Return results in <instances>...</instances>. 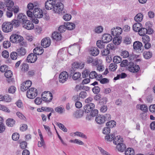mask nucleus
Returning <instances> with one entry per match:
<instances>
[{
	"mask_svg": "<svg viewBox=\"0 0 155 155\" xmlns=\"http://www.w3.org/2000/svg\"><path fill=\"white\" fill-rule=\"evenodd\" d=\"M13 27L10 22L5 21L3 22L2 25V29L5 33H9L12 31Z\"/></svg>",
	"mask_w": 155,
	"mask_h": 155,
	"instance_id": "f257e3e1",
	"label": "nucleus"
},
{
	"mask_svg": "<svg viewBox=\"0 0 155 155\" xmlns=\"http://www.w3.org/2000/svg\"><path fill=\"white\" fill-rule=\"evenodd\" d=\"M38 94V91L37 89L34 87H31L27 91L26 96L28 98L30 99L35 98Z\"/></svg>",
	"mask_w": 155,
	"mask_h": 155,
	"instance_id": "f03ea898",
	"label": "nucleus"
},
{
	"mask_svg": "<svg viewBox=\"0 0 155 155\" xmlns=\"http://www.w3.org/2000/svg\"><path fill=\"white\" fill-rule=\"evenodd\" d=\"M10 39V41L12 42L18 43L22 41L24 38L22 37L20 35L13 34L11 36Z\"/></svg>",
	"mask_w": 155,
	"mask_h": 155,
	"instance_id": "7ed1b4c3",
	"label": "nucleus"
},
{
	"mask_svg": "<svg viewBox=\"0 0 155 155\" xmlns=\"http://www.w3.org/2000/svg\"><path fill=\"white\" fill-rule=\"evenodd\" d=\"M41 97L43 101L47 102H50L53 98L52 94L48 91L43 92L42 94Z\"/></svg>",
	"mask_w": 155,
	"mask_h": 155,
	"instance_id": "20e7f679",
	"label": "nucleus"
},
{
	"mask_svg": "<svg viewBox=\"0 0 155 155\" xmlns=\"http://www.w3.org/2000/svg\"><path fill=\"white\" fill-rule=\"evenodd\" d=\"M63 9V4L61 2H58L54 6L53 11L55 13L60 14L62 13Z\"/></svg>",
	"mask_w": 155,
	"mask_h": 155,
	"instance_id": "39448f33",
	"label": "nucleus"
},
{
	"mask_svg": "<svg viewBox=\"0 0 155 155\" xmlns=\"http://www.w3.org/2000/svg\"><path fill=\"white\" fill-rule=\"evenodd\" d=\"M32 82L28 80L22 83L21 86V90L22 91H25L28 90L32 84Z\"/></svg>",
	"mask_w": 155,
	"mask_h": 155,
	"instance_id": "423d86ee",
	"label": "nucleus"
},
{
	"mask_svg": "<svg viewBox=\"0 0 155 155\" xmlns=\"http://www.w3.org/2000/svg\"><path fill=\"white\" fill-rule=\"evenodd\" d=\"M68 77V74L67 72L64 71L61 72L59 76V82L62 83H64L67 80Z\"/></svg>",
	"mask_w": 155,
	"mask_h": 155,
	"instance_id": "0eeeda50",
	"label": "nucleus"
},
{
	"mask_svg": "<svg viewBox=\"0 0 155 155\" xmlns=\"http://www.w3.org/2000/svg\"><path fill=\"white\" fill-rule=\"evenodd\" d=\"M122 32V28L119 27H116L112 28L111 30V35L114 36H118L120 35Z\"/></svg>",
	"mask_w": 155,
	"mask_h": 155,
	"instance_id": "6e6552de",
	"label": "nucleus"
},
{
	"mask_svg": "<svg viewBox=\"0 0 155 155\" xmlns=\"http://www.w3.org/2000/svg\"><path fill=\"white\" fill-rule=\"evenodd\" d=\"M130 65L128 67V70L130 72L136 73L140 69L139 66L136 64H134L132 62L129 63Z\"/></svg>",
	"mask_w": 155,
	"mask_h": 155,
	"instance_id": "1a4fd4ad",
	"label": "nucleus"
},
{
	"mask_svg": "<svg viewBox=\"0 0 155 155\" xmlns=\"http://www.w3.org/2000/svg\"><path fill=\"white\" fill-rule=\"evenodd\" d=\"M51 42V40L49 37H46L43 38L41 41V45L44 48L49 46Z\"/></svg>",
	"mask_w": 155,
	"mask_h": 155,
	"instance_id": "9d476101",
	"label": "nucleus"
},
{
	"mask_svg": "<svg viewBox=\"0 0 155 155\" xmlns=\"http://www.w3.org/2000/svg\"><path fill=\"white\" fill-rule=\"evenodd\" d=\"M33 14L35 17L39 18H41L43 16L42 10L38 8H35L34 9Z\"/></svg>",
	"mask_w": 155,
	"mask_h": 155,
	"instance_id": "9b49d317",
	"label": "nucleus"
},
{
	"mask_svg": "<svg viewBox=\"0 0 155 155\" xmlns=\"http://www.w3.org/2000/svg\"><path fill=\"white\" fill-rule=\"evenodd\" d=\"M38 132L40 137V141L38 142V146L39 147H42L44 148H45L46 147L45 143L43 139L42 134L40 129L38 130Z\"/></svg>",
	"mask_w": 155,
	"mask_h": 155,
	"instance_id": "f8f14e48",
	"label": "nucleus"
},
{
	"mask_svg": "<svg viewBox=\"0 0 155 155\" xmlns=\"http://www.w3.org/2000/svg\"><path fill=\"white\" fill-rule=\"evenodd\" d=\"M22 25L23 28L28 30H31L34 28L33 23L28 20H27L23 24H22Z\"/></svg>",
	"mask_w": 155,
	"mask_h": 155,
	"instance_id": "ddd939ff",
	"label": "nucleus"
},
{
	"mask_svg": "<svg viewBox=\"0 0 155 155\" xmlns=\"http://www.w3.org/2000/svg\"><path fill=\"white\" fill-rule=\"evenodd\" d=\"M102 60L101 59H95L94 60L92 57H88L87 59V64L92 63L93 65L96 66L97 64V63H101Z\"/></svg>",
	"mask_w": 155,
	"mask_h": 155,
	"instance_id": "4468645a",
	"label": "nucleus"
},
{
	"mask_svg": "<svg viewBox=\"0 0 155 155\" xmlns=\"http://www.w3.org/2000/svg\"><path fill=\"white\" fill-rule=\"evenodd\" d=\"M55 4V0H48L45 3V8L47 10L53 9Z\"/></svg>",
	"mask_w": 155,
	"mask_h": 155,
	"instance_id": "2eb2a0df",
	"label": "nucleus"
},
{
	"mask_svg": "<svg viewBox=\"0 0 155 155\" xmlns=\"http://www.w3.org/2000/svg\"><path fill=\"white\" fill-rule=\"evenodd\" d=\"M80 48L78 45H72L70 46L68 49V51L69 54L73 55L77 51L80 50Z\"/></svg>",
	"mask_w": 155,
	"mask_h": 155,
	"instance_id": "dca6fc26",
	"label": "nucleus"
},
{
	"mask_svg": "<svg viewBox=\"0 0 155 155\" xmlns=\"http://www.w3.org/2000/svg\"><path fill=\"white\" fill-rule=\"evenodd\" d=\"M94 107L95 105L92 103L87 104L84 107V111L87 113H88L91 111Z\"/></svg>",
	"mask_w": 155,
	"mask_h": 155,
	"instance_id": "f3484780",
	"label": "nucleus"
},
{
	"mask_svg": "<svg viewBox=\"0 0 155 155\" xmlns=\"http://www.w3.org/2000/svg\"><path fill=\"white\" fill-rule=\"evenodd\" d=\"M37 55L33 53H31L29 54L27 58V62L30 63H34L37 60Z\"/></svg>",
	"mask_w": 155,
	"mask_h": 155,
	"instance_id": "a211bd4d",
	"label": "nucleus"
},
{
	"mask_svg": "<svg viewBox=\"0 0 155 155\" xmlns=\"http://www.w3.org/2000/svg\"><path fill=\"white\" fill-rule=\"evenodd\" d=\"M4 3L6 7H7V9L9 11H12V7L14 5L13 2L10 0H4Z\"/></svg>",
	"mask_w": 155,
	"mask_h": 155,
	"instance_id": "6ab92c4d",
	"label": "nucleus"
},
{
	"mask_svg": "<svg viewBox=\"0 0 155 155\" xmlns=\"http://www.w3.org/2000/svg\"><path fill=\"white\" fill-rule=\"evenodd\" d=\"M90 78L91 79L95 78L99 80L102 78V76L100 74L98 75L96 72L94 71H91L89 74Z\"/></svg>",
	"mask_w": 155,
	"mask_h": 155,
	"instance_id": "aec40b11",
	"label": "nucleus"
},
{
	"mask_svg": "<svg viewBox=\"0 0 155 155\" xmlns=\"http://www.w3.org/2000/svg\"><path fill=\"white\" fill-rule=\"evenodd\" d=\"M112 38L111 35L108 34H105L103 35L102 41L105 43H108L111 41Z\"/></svg>",
	"mask_w": 155,
	"mask_h": 155,
	"instance_id": "412c9836",
	"label": "nucleus"
},
{
	"mask_svg": "<svg viewBox=\"0 0 155 155\" xmlns=\"http://www.w3.org/2000/svg\"><path fill=\"white\" fill-rule=\"evenodd\" d=\"M51 37L53 40L58 41L61 40L62 36L60 33L54 31L52 34Z\"/></svg>",
	"mask_w": 155,
	"mask_h": 155,
	"instance_id": "4be33fe9",
	"label": "nucleus"
},
{
	"mask_svg": "<svg viewBox=\"0 0 155 155\" xmlns=\"http://www.w3.org/2000/svg\"><path fill=\"white\" fill-rule=\"evenodd\" d=\"M17 19L21 23V25L28 20L26 16L22 13H20L18 15Z\"/></svg>",
	"mask_w": 155,
	"mask_h": 155,
	"instance_id": "5701e85b",
	"label": "nucleus"
},
{
	"mask_svg": "<svg viewBox=\"0 0 155 155\" xmlns=\"http://www.w3.org/2000/svg\"><path fill=\"white\" fill-rule=\"evenodd\" d=\"M95 120L96 123L99 124L104 123V117L103 115H99L95 118Z\"/></svg>",
	"mask_w": 155,
	"mask_h": 155,
	"instance_id": "b1692460",
	"label": "nucleus"
},
{
	"mask_svg": "<svg viewBox=\"0 0 155 155\" xmlns=\"http://www.w3.org/2000/svg\"><path fill=\"white\" fill-rule=\"evenodd\" d=\"M83 112L82 110H77L73 113V116L74 118H79L83 116Z\"/></svg>",
	"mask_w": 155,
	"mask_h": 155,
	"instance_id": "393cba45",
	"label": "nucleus"
},
{
	"mask_svg": "<svg viewBox=\"0 0 155 155\" xmlns=\"http://www.w3.org/2000/svg\"><path fill=\"white\" fill-rule=\"evenodd\" d=\"M123 139L120 136H117L114 137L113 143L114 144L117 145V146L123 143Z\"/></svg>",
	"mask_w": 155,
	"mask_h": 155,
	"instance_id": "a878e982",
	"label": "nucleus"
},
{
	"mask_svg": "<svg viewBox=\"0 0 155 155\" xmlns=\"http://www.w3.org/2000/svg\"><path fill=\"white\" fill-rule=\"evenodd\" d=\"M73 67L74 68L81 69L84 67V64L82 62H74L73 65Z\"/></svg>",
	"mask_w": 155,
	"mask_h": 155,
	"instance_id": "bb28decb",
	"label": "nucleus"
},
{
	"mask_svg": "<svg viewBox=\"0 0 155 155\" xmlns=\"http://www.w3.org/2000/svg\"><path fill=\"white\" fill-rule=\"evenodd\" d=\"M44 52V49L41 47H37L33 50V52L35 55H41Z\"/></svg>",
	"mask_w": 155,
	"mask_h": 155,
	"instance_id": "cd10ccee",
	"label": "nucleus"
},
{
	"mask_svg": "<svg viewBox=\"0 0 155 155\" xmlns=\"http://www.w3.org/2000/svg\"><path fill=\"white\" fill-rule=\"evenodd\" d=\"M142 27V26L141 23L137 22L135 23L133 26V30L135 32H138L140 31Z\"/></svg>",
	"mask_w": 155,
	"mask_h": 155,
	"instance_id": "c85d7f7f",
	"label": "nucleus"
},
{
	"mask_svg": "<svg viewBox=\"0 0 155 155\" xmlns=\"http://www.w3.org/2000/svg\"><path fill=\"white\" fill-rule=\"evenodd\" d=\"M142 47V44L139 41H136L134 43L133 48L135 50H141Z\"/></svg>",
	"mask_w": 155,
	"mask_h": 155,
	"instance_id": "c756f323",
	"label": "nucleus"
},
{
	"mask_svg": "<svg viewBox=\"0 0 155 155\" xmlns=\"http://www.w3.org/2000/svg\"><path fill=\"white\" fill-rule=\"evenodd\" d=\"M114 135L113 134L107 135L105 137V141L107 143L111 142L114 140Z\"/></svg>",
	"mask_w": 155,
	"mask_h": 155,
	"instance_id": "7c9ffc66",
	"label": "nucleus"
},
{
	"mask_svg": "<svg viewBox=\"0 0 155 155\" xmlns=\"http://www.w3.org/2000/svg\"><path fill=\"white\" fill-rule=\"evenodd\" d=\"M137 108L141 110L144 112H147L148 110L147 106L145 104H138L137 105Z\"/></svg>",
	"mask_w": 155,
	"mask_h": 155,
	"instance_id": "2f4dec72",
	"label": "nucleus"
},
{
	"mask_svg": "<svg viewBox=\"0 0 155 155\" xmlns=\"http://www.w3.org/2000/svg\"><path fill=\"white\" fill-rule=\"evenodd\" d=\"M19 56H24L26 53V50L25 48L21 47L18 48L16 50Z\"/></svg>",
	"mask_w": 155,
	"mask_h": 155,
	"instance_id": "473e14b6",
	"label": "nucleus"
},
{
	"mask_svg": "<svg viewBox=\"0 0 155 155\" xmlns=\"http://www.w3.org/2000/svg\"><path fill=\"white\" fill-rule=\"evenodd\" d=\"M143 18V15L141 13L137 14L134 18L135 21L137 22H140L142 21Z\"/></svg>",
	"mask_w": 155,
	"mask_h": 155,
	"instance_id": "72a5a7b5",
	"label": "nucleus"
},
{
	"mask_svg": "<svg viewBox=\"0 0 155 155\" xmlns=\"http://www.w3.org/2000/svg\"><path fill=\"white\" fill-rule=\"evenodd\" d=\"M91 54L93 56L97 55L99 53V51L96 47H92L91 48Z\"/></svg>",
	"mask_w": 155,
	"mask_h": 155,
	"instance_id": "f704fd0d",
	"label": "nucleus"
},
{
	"mask_svg": "<svg viewBox=\"0 0 155 155\" xmlns=\"http://www.w3.org/2000/svg\"><path fill=\"white\" fill-rule=\"evenodd\" d=\"M126 148L125 145L123 143L118 144L116 146V148L119 151L123 152Z\"/></svg>",
	"mask_w": 155,
	"mask_h": 155,
	"instance_id": "c9c22d12",
	"label": "nucleus"
},
{
	"mask_svg": "<svg viewBox=\"0 0 155 155\" xmlns=\"http://www.w3.org/2000/svg\"><path fill=\"white\" fill-rule=\"evenodd\" d=\"M104 30L103 27L101 26H98L96 27L94 29V32L97 34H100Z\"/></svg>",
	"mask_w": 155,
	"mask_h": 155,
	"instance_id": "e433bc0d",
	"label": "nucleus"
},
{
	"mask_svg": "<svg viewBox=\"0 0 155 155\" xmlns=\"http://www.w3.org/2000/svg\"><path fill=\"white\" fill-rule=\"evenodd\" d=\"M15 124V121L12 118H8L6 120V125L8 127H12Z\"/></svg>",
	"mask_w": 155,
	"mask_h": 155,
	"instance_id": "4c0bfd02",
	"label": "nucleus"
},
{
	"mask_svg": "<svg viewBox=\"0 0 155 155\" xmlns=\"http://www.w3.org/2000/svg\"><path fill=\"white\" fill-rule=\"evenodd\" d=\"M56 112L59 114H63L65 111L64 108L62 106H59L56 107L55 108Z\"/></svg>",
	"mask_w": 155,
	"mask_h": 155,
	"instance_id": "58836bf2",
	"label": "nucleus"
},
{
	"mask_svg": "<svg viewBox=\"0 0 155 155\" xmlns=\"http://www.w3.org/2000/svg\"><path fill=\"white\" fill-rule=\"evenodd\" d=\"M125 155H134V150L131 148H128L125 152Z\"/></svg>",
	"mask_w": 155,
	"mask_h": 155,
	"instance_id": "ea45409f",
	"label": "nucleus"
},
{
	"mask_svg": "<svg viewBox=\"0 0 155 155\" xmlns=\"http://www.w3.org/2000/svg\"><path fill=\"white\" fill-rule=\"evenodd\" d=\"M66 27L68 30H71L75 28V25L73 23L68 22L67 23Z\"/></svg>",
	"mask_w": 155,
	"mask_h": 155,
	"instance_id": "a19ab883",
	"label": "nucleus"
},
{
	"mask_svg": "<svg viewBox=\"0 0 155 155\" xmlns=\"http://www.w3.org/2000/svg\"><path fill=\"white\" fill-rule=\"evenodd\" d=\"M143 55L145 58L149 59L152 57V54L151 52L146 51L143 53Z\"/></svg>",
	"mask_w": 155,
	"mask_h": 155,
	"instance_id": "79ce46f5",
	"label": "nucleus"
},
{
	"mask_svg": "<svg viewBox=\"0 0 155 155\" xmlns=\"http://www.w3.org/2000/svg\"><path fill=\"white\" fill-rule=\"evenodd\" d=\"M121 39L120 37L118 36L114 37L113 40V42L114 44L116 45H119L121 42Z\"/></svg>",
	"mask_w": 155,
	"mask_h": 155,
	"instance_id": "37998d69",
	"label": "nucleus"
},
{
	"mask_svg": "<svg viewBox=\"0 0 155 155\" xmlns=\"http://www.w3.org/2000/svg\"><path fill=\"white\" fill-rule=\"evenodd\" d=\"M123 42L126 45L130 44L132 42L131 39L129 37L126 36L124 39Z\"/></svg>",
	"mask_w": 155,
	"mask_h": 155,
	"instance_id": "c03bdc74",
	"label": "nucleus"
},
{
	"mask_svg": "<svg viewBox=\"0 0 155 155\" xmlns=\"http://www.w3.org/2000/svg\"><path fill=\"white\" fill-rule=\"evenodd\" d=\"M147 30L145 28H141L138 31L139 35L141 36H143L147 33Z\"/></svg>",
	"mask_w": 155,
	"mask_h": 155,
	"instance_id": "a18cd8bd",
	"label": "nucleus"
},
{
	"mask_svg": "<svg viewBox=\"0 0 155 155\" xmlns=\"http://www.w3.org/2000/svg\"><path fill=\"white\" fill-rule=\"evenodd\" d=\"M105 43L103 42V41L101 40L97 41L96 43L97 46L99 48H104L105 45Z\"/></svg>",
	"mask_w": 155,
	"mask_h": 155,
	"instance_id": "49530a36",
	"label": "nucleus"
},
{
	"mask_svg": "<svg viewBox=\"0 0 155 155\" xmlns=\"http://www.w3.org/2000/svg\"><path fill=\"white\" fill-rule=\"evenodd\" d=\"M11 23L12 24V26H13L15 27H18L19 26L20 24H21L18 19L17 20H13L12 21Z\"/></svg>",
	"mask_w": 155,
	"mask_h": 155,
	"instance_id": "de8ad7c7",
	"label": "nucleus"
},
{
	"mask_svg": "<svg viewBox=\"0 0 155 155\" xmlns=\"http://www.w3.org/2000/svg\"><path fill=\"white\" fill-rule=\"evenodd\" d=\"M117 68V65L115 63H111L110 64L109 69V70L112 71H114L116 70Z\"/></svg>",
	"mask_w": 155,
	"mask_h": 155,
	"instance_id": "09e8293b",
	"label": "nucleus"
},
{
	"mask_svg": "<svg viewBox=\"0 0 155 155\" xmlns=\"http://www.w3.org/2000/svg\"><path fill=\"white\" fill-rule=\"evenodd\" d=\"M106 125L109 128H112L116 125V122L114 120H110L107 123Z\"/></svg>",
	"mask_w": 155,
	"mask_h": 155,
	"instance_id": "8fccbe9b",
	"label": "nucleus"
},
{
	"mask_svg": "<svg viewBox=\"0 0 155 155\" xmlns=\"http://www.w3.org/2000/svg\"><path fill=\"white\" fill-rule=\"evenodd\" d=\"M121 56L124 58H126L129 57V52L126 51H122L120 53Z\"/></svg>",
	"mask_w": 155,
	"mask_h": 155,
	"instance_id": "3c124183",
	"label": "nucleus"
},
{
	"mask_svg": "<svg viewBox=\"0 0 155 155\" xmlns=\"http://www.w3.org/2000/svg\"><path fill=\"white\" fill-rule=\"evenodd\" d=\"M122 61L121 58L119 56H115L113 59V61L114 63L116 64L120 63Z\"/></svg>",
	"mask_w": 155,
	"mask_h": 155,
	"instance_id": "603ef678",
	"label": "nucleus"
},
{
	"mask_svg": "<svg viewBox=\"0 0 155 155\" xmlns=\"http://www.w3.org/2000/svg\"><path fill=\"white\" fill-rule=\"evenodd\" d=\"M81 76V74L79 72H75L73 74L72 78L74 80H76L79 79Z\"/></svg>",
	"mask_w": 155,
	"mask_h": 155,
	"instance_id": "864d4df0",
	"label": "nucleus"
},
{
	"mask_svg": "<svg viewBox=\"0 0 155 155\" xmlns=\"http://www.w3.org/2000/svg\"><path fill=\"white\" fill-rule=\"evenodd\" d=\"M18 55L17 52H12L11 53L10 57L12 60H15L17 59Z\"/></svg>",
	"mask_w": 155,
	"mask_h": 155,
	"instance_id": "5fc2aeb1",
	"label": "nucleus"
},
{
	"mask_svg": "<svg viewBox=\"0 0 155 155\" xmlns=\"http://www.w3.org/2000/svg\"><path fill=\"white\" fill-rule=\"evenodd\" d=\"M71 18V15L68 14H66L64 15L63 18L65 21H69Z\"/></svg>",
	"mask_w": 155,
	"mask_h": 155,
	"instance_id": "6e6d98bb",
	"label": "nucleus"
},
{
	"mask_svg": "<svg viewBox=\"0 0 155 155\" xmlns=\"http://www.w3.org/2000/svg\"><path fill=\"white\" fill-rule=\"evenodd\" d=\"M11 46V43L8 41H5L3 43V46L5 48H9Z\"/></svg>",
	"mask_w": 155,
	"mask_h": 155,
	"instance_id": "4d7b16f0",
	"label": "nucleus"
},
{
	"mask_svg": "<svg viewBox=\"0 0 155 155\" xmlns=\"http://www.w3.org/2000/svg\"><path fill=\"white\" fill-rule=\"evenodd\" d=\"M102 62L101 63H97V65H98L97 67V69L98 71H103L104 69V67L102 65Z\"/></svg>",
	"mask_w": 155,
	"mask_h": 155,
	"instance_id": "13d9d810",
	"label": "nucleus"
},
{
	"mask_svg": "<svg viewBox=\"0 0 155 155\" xmlns=\"http://www.w3.org/2000/svg\"><path fill=\"white\" fill-rule=\"evenodd\" d=\"M12 75V73L10 70H8L5 71V76L7 78H10Z\"/></svg>",
	"mask_w": 155,
	"mask_h": 155,
	"instance_id": "bf43d9fd",
	"label": "nucleus"
},
{
	"mask_svg": "<svg viewBox=\"0 0 155 155\" xmlns=\"http://www.w3.org/2000/svg\"><path fill=\"white\" fill-rule=\"evenodd\" d=\"M101 54L103 56H106L110 53V51L107 49H105L101 51Z\"/></svg>",
	"mask_w": 155,
	"mask_h": 155,
	"instance_id": "052dcab7",
	"label": "nucleus"
},
{
	"mask_svg": "<svg viewBox=\"0 0 155 155\" xmlns=\"http://www.w3.org/2000/svg\"><path fill=\"white\" fill-rule=\"evenodd\" d=\"M16 106L19 108H22L23 107V105L22 102L21 100H18L15 103Z\"/></svg>",
	"mask_w": 155,
	"mask_h": 155,
	"instance_id": "680f3d73",
	"label": "nucleus"
},
{
	"mask_svg": "<svg viewBox=\"0 0 155 155\" xmlns=\"http://www.w3.org/2000/svg\"><path fill=\"white\" fill-rule=\"evenodd\" d=\"M28 64H24L21 66V69L24 71H27L28 69Z\"/></svg>",
	"mask_w": 155,
	"mask_h": 155,
	"instance_id": "e2e57ef3",
	"label": "nucleus"
},
{
	"mask_svg": "<svg viewBox=\"0 0 155 155\" xmlns=\"http://www.w3.org/2000/svg\"><path fill=\"white\" fill-rule=\"evenodd\" d=\"M143 43H145L149 42L150 41V38L149 36L146 35L144 36L142 38Z\"/></svg>",
	"mask_w": 155,
	"mask_h": 155,
	"instance_id": "0e129e2a",
	"label": "nucleus"
},
{
	"mask_svg": "<svg viewBox=\"0 0 155 155\" xmlns=\"http://www.w3.org/2000/svg\"><path fill=\"white\" fill-rule=\"evenodd\" d=\"M12 138L13 140H17L19 138V135L17 133H14L12 135Z\"/></svg>",
	"mask_w": 155,
	"mask_h": 155,
	"instance_id": "69168bd1",
	"label": "nucleus"
},
{
	"mask_svg": "<svg viewBox=\"0 0 155 155\" xmlns=\"http://www.w3.org/2000/svg\"><path fill=\"white\" fill-rule=\"evenodd\" d=\"M98 148L102 155H111L108 152L105 151L102 148L99 147H98Z\"/></svg>",
	"mask_w": 155,
	"mask_h": 155,
	"instance_id": "338daca9",
	"label": "nucleus"
},
{
	"mask_svg": "<svg viewBox=\"0 0 155 155\" xmlns=\"http://www.w3.org/2000/svg\"><path fill=\"white\" fill-rule=\"evenodd\" d=\"M19 146L22 149H25L27 147V143L25 141H22L20 143Z\"/></svg>",
	"mask_w": 155,
	"mask_h": 155,
	"instance_id": "774afa93",
	"label": "nucleus"
}]
</instances>
